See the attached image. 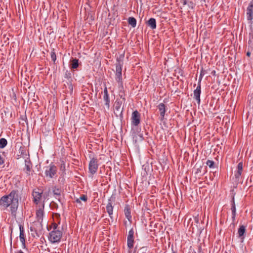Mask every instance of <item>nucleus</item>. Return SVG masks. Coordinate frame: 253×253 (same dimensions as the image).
Segmentation results:
<instances>
[{"mask_svg":"<svg viewBox=\"0 0 253 253\" xmlns=\"http://www.w3.org/2000/svg\"><path fill=\"white\" fill-rule=\"evenodd\" d=\"M18 204V195L15 190L7 195L2 196L0 199V206L6 208L10 206L12 213L16 211Z\"/></svg>","mask_w":253,"mask_h":253,"instance_id":"f257e3e1","label":"nucleus"},{"mask_svg":"<svg viewBox=\"0 0 253 253\" xmlns=\"http://www.w3.org/2000/svg\"><path fill=\"white\" fill-rule=\"evenodd\" d=\"M57 225L54 224L53 225L54 230L49 233V240L52 243H56L60 241L62 233L59 230H56Z\"/></svg>","mask_w":253,"mask_h":253,"instance_id":"f03ea898","label":"nucleus"},{"mask_svg":"<svg viewBox=\"0 0 253 253\" xmlns=\"http://www.w3.org/2000/svg\"><path fill=\"white\" fill-rule=\"evenodd\" d=\"M98 169L97 161L95 159H92L89 164V170L92 174H94L97 171Z\"/></svg>","mask_w":253,"mask_h":253,"instance_id":"7ed1b4c3","label":"nucleus"},{"mask_svg":"<svg viewBox=\"0 0 253 253\" xmlns=\"http://www.w3.org/2000/svg\"><path fill=\"white\" fill-rule=\"evenodd\" d=\"M140 115L137 111H134L132 114L131 123L133 125L137 126L140 123Z\"/></svg>","mask_w":253,"mask_h":253,"instance_id":"20e7f679","label":"nucleus"},{"mask_svg":"<svg viewBox=\"0 0 253 253\" xmlns=\"http://www.w3.org/2000/svg\"><path fill=\"white\" fill-rule=\"evenodd\" d=\"M56 168L54 166H49L45 169V173L46 176L52 178L56 173Z\"/></svg>","mask_w":253,"mask_h":253,"instance_id":"39448f33","label":"nucleus"},{"mask_svg":"<svg viewBox=\"0 0 253 253\" xmlns=\"http://www.w3.org/2000/svg\"><path fill=\"white\" fill-rule=\"evenodd\" d=\"M133 235L134 231L133 229H131L129 231L127 238V247L129 249H131L133 246Z\"/></svg>","mask_w":253,"mask_h":253,"instance_id":"423d86ee","label":"nucleus"},{"mask_svg":"<svg viewBox=\"0 0 253 253\" xmlns=\"http://www.w3.org/2000/svg\"><path fill=\"white\" fill-rule=\"evenodd\" d=\"M122 66L120 64L117 65L116 80L120 84H122Z\"/></svg>","mask_w":253,"mask_h":253,"instance_id":"0eeeda50","label":"nucleus"},{"mask_svg":"<svg viewBox=\"0 0 253 253\" xmlns=\"http://www.w3.org/2000/svg\"><path fill=\"white\" fill-rule=\"evenodd\" d=\"M201 85L199 84L194 91V98L196 100L198 104L200 103Z\"/></svg>","mask_w":253,"mask_h":253,"instance_id":"6e6552de","label":"nucleus"},{"mask_svg":"<svg viewBox=\"0 0 253 253\" xmlns=\"http://www.w3.org/2000/svg\"><path fill=\"white\" fill-rule=\"evenodd\" d=\"M123 108H121V104L119 102H115L114 113L117 116L122 115Z\"/></svg>","mask_w":253,"mask_h":253,"instance_id":"1a4fd4ad","label":"nucleus"},{"mask_svg":"<svg viewBox=\"0 0 253 253\" xmlns=\"http://www.w3.org/2000/svg\"><path fill=\"white\" fill-rule=\"evenodd\" d=\"M42 192L40 191H34L33 193V196L34 197V201L37 204L39 202L40 200L42 198Z\"/></svg>","mask_w":253,"mask_h":253,"instance_id":"9d476101","label":"nucleus"},{"mask_svg":"<svg viewBox=\"0 0 253 253\" xmlns=\"http://www.w3.org/2000/svg\"><path fill=\"white\" fill-rule=\"evenodd\" d=\"M243 171V163L242 162L239 163L237 167V172L235 174V178L238 181L240 179V176L242 174Z\"/></svg>","mask_w":253,"mask_h":253,"instance_id":"9b49d317","label":"nucleus"},{"mask_svg":"<svg viewBox=\"0 0 253 253\" xmlns=\"http://www.w3.org/2000/svg\"><path fill=\"white\" fill-rule=\"evenodd\" d=\"M248 19L252 20L253 18V4H250L247 8Z\"/></svg>","mask_w":253,"mask_h":253,"instance_id":"f8f14e48","label":"nucleus"},{"mask_svg":"<svg viewBox=\"0 0 253 253\" xmlns=\"http://www.w3.org/2000/svg\"><path fill=\"white\" fill-rule=\"evenodd\" d=\"M158 109L160 112L161 120H162L164 119V117L165 114V112H166L165 105L164 103H160L158 105Z\"/></svg>","mask_w":253,"mask_h":253,"instance_id":"ddd939ff","label":"nucleus"},{"mask_svg":"<svg viewBox=\"0 0 253 253\" xmlns=\"http://www.w3.org/2000/svg\"><path fill=\"white\" fill-rule=\"evenodd\" d=\"M148 25L152 29H154L156 28V20L154 18H151L148 21Z\"/></svg>","mask_w":253,"mask_h":253,"instance_id":"4468645a","label":"nucleus"},{"mask_svg":"<svg viewBox=\"0 0 253 253\" xmlns=\"http://www.w3.org/2000/svg\"><path fill=\"white\" fill-rule=\"evenodd\" d=\"M124 212H125V214L126 217L127 218V219L129 221H130V220L131 218V216L130 215V208H129L128 206H127L125 207V210H124Z\"/></svg>","mask_w":253,"mask_h":253,"instance_id":"2eb2a0df","label":"nucleus"},{"mask_svg":"<svg viewBox=\"0 0 253 253\" xmlns=\"http://www.w3.org/2000/svg\"><path fill=\"white\" fill-rule=\"evenodd\" d=\"M20 240L23 245H25V239H24V230L23 228L22 227H20Z\"/></svg>","mask_w":253,"mask_h":253,"instance_id":"dca6fc26","label":"nucleus"},{"mask_svg":"<svg viewBox=\"0 0 253 253\" xmlns=\"http://www.w3.org/2000/svg\"><path fill=\"white\" fill-rule=\"evenodd\" d=\"M113 209L112 204L109 202L106 206V210L110 216L113 214Z\"/></svg>","mask_w":253,"mask_h":253,"instance_id":"f3484780","label":"nucleus"},{"mask_svg":"<svg viewBox=\"0 0 253 253\" xmlns=\"http://www.w3.org/2000/svg\"><path fill=\"white\" fill-rule=\"evenodd\" d=\"M245 231H246L245 227L243 225L240 226V227L238 230V231L239 236L240 237H242L244 235V233H245Z\"/></svg>","mask_w":253,"mask_h":253,"instance_id":"a211bd4d","label":"nucleus"},{"mask_svg":"<svg viewBox=\"0 0 253 253\" xmlns=\"http://www.w3.org/2000/svg\"><path fill=\"white\" fill-rule=\"evenodd\" d=\"M103 100L105 102V105L107 109H109L110 107V99L109 95L103 96Z\"/></svg>","mask_w":253,"mask_h":253,"instance_id":"6ab92c4d","label":"nucleus"},{"mask_svg":"<svg viewBox=\"0 0 253 253\" xmlns=\"http://www.w3.org/2000/svg\"><path fill=\"white\" fill-rule=\"evenodd\" d=\"M128 22L129 25L132 26V27H135L136 25V20L133 17H129L128 19Z\"/></svg>","mask_w":253,"mask_h":253,"instance_id":"aec40b11","label":"nucleus"},{"mask_svg":"<svg viewBox=\"0 0 253 253\" xmlns=\"http://www.w3.org/2000/svg\"><path fill=\"white\" fill-rule=\"evenodd\" d=\"M87 196L86 195H84L81 196L80 197V198L77 199L76 201L77 203L81 204V200L85 202L87 201Z\"/></svg>","mask_w":253,"mask_h":253,"instance_id":"412c9836","label":"nucleus"},{"mask_svg":"<svg viewBox=\"0 0 253 253\" xmlns=\"http://www.w3.org/2000/svg\"><path fill=\"white\" fill-rule=\"evenodd\" d=\"M7 140L3 138L0 139V148H3L7 145Z\"/></svg>","mask_w":253,"mask_h":253,"instance_id":"4be33fe9","label":"nucleus"},{"mask_svg":"<svg viewBox=\"0 0 253 253\" xmlns=\"http://www.w3.org/2000/svg\"><path fill=\"white\" fill-rule=\"evenodd\" d=\"M37 216L39 218V219H41L42 218V217L43 216V210L42 209H40L37 211Z\"/></svg>","mask_w":253,"mask_h":253,"instance_id":"5701e85b","label":"nucleus"},{"mask_svg":"<svg viewBox=\"0 0 253 253\" xmlns=\"http://www.w3.org/2000/svg\"><path fill=\"white\" fill-rule=\"evenodd\" d=\"M72 68L73 69H76L78 66V60L74 59L72 60Z\"/></svg>","mask_w":253,"mask_h":253,"instance_id":"b1692460","label":"nucleus"},{"mask_svg":"<svg viewBox=\"0 0 253 253\" xmlns=\"http://www.w3.org/2000/svg\"><path fill=\"white\" fill-rule=\"evenodd\" d=\"M231 210H232V214L233 215V217H234L235 216V213H236V208H235V204L234 201H233Z\"/></svg>","mask_w":253,"mask_h":253,"instance_id":"393cba45","label":"nucleus"},{"mask_svg":"<svg viewBox=\"0 0 253 253\" xmlns=\"http://www.w3.org/2000/svg\"><path fill=\"white\" fill-rule=\"evenodd\" d=\"M51 58L52 61L54 62L56 59V56L55 53L53 50L51 52Z\"/></svg>","mask_w":253,"mask_h":253,"instance_id":"a878e982","label":"nucleus"},{"mask_svg":"<svg viewBox=\"0 0 253 253\" xmlns=\"http://www.w3.org/2000/svg\"><path fill=\"white\" fill-rule=\"evenodd\" d=\"M207 165L211 168H213L214 162L211 160H208L207 162Z\"/></svg>","mask_w":253,"mask_h":253,"instance_id":"bb28decb","label":"nucleus"},{"mask_svg":"<svg viewBox=\"0 0 253 253\" xmlns=\"http://www.w3.org/2000/svg\"><path fill=\"white\" fill-rule=\"evenodd\" d=\"M53 193L55 195H59L60 194V191L59 189H55L53 190Z\"/></svg>","mask_w":253,"mask_h":253,"instance_id":"cd10ccee","label":"nucleus"},{"mask_svg":"<svg viewBox=\"0 0 253 253\" xmlns=\"http://www.w3.org/2000/svg\"><path fill=\"white\" fill-rule=\"evenodd\" d=\"M4 163V159L0 155V165H2Z\"/></svg>","mask_w":253,"mask_h":253,"instance_id":"c85d7f7f","label":"nucleus"},{"mask_svg":"<svg viewBox=\"0 0 253 253\" xmlns=\"http://www.w3.org/2000/svg\"><path fill=\"white\" fill-rule=\"evenodd\" d=\"M108 95L107 88L105 87L104 89V96Z\"/></svg>","mask_w":253,"mask_h":253,"instance_id":"c756f323","label":"nucleus"},{"mask_svg":"<svg viewBox=\"0 0 253 253\" xmlns=\"http://www.w3.org/2000/svg\"><path fill=\"white\" fill-rule=\"evenodd\" d=\"M26 166L27 170L28 171H30V167L28 165H27V164H26Z\"/></svg>","mask_w":253,"mask_h":253,"instance_id":"7c9ffc66","label":"nucleus"},{"mask_svg":"<svg viewBox=\"0 0 253 253\" xmlns=\"http://www.w3.org/2000/svg\"><path fill=\"white\" fill-rule=\"evenodd\" d=\"M182 1L183 5H185L186 4L187 1L186 0H182Z\"/></svg>","mask_w":253,"mask_h":253,"instance_id":"2f4dec72","label":"nucleus"},{"mask_svg":"<svg viewBox=\"0 0 253 253\" xmlns=\"http://www.w3.org/2000/svg\"><path fill=\"white\" fill-rule=\"evenodd\" d=\"M250 55H251V53H250V52H248L247 53V55L248 56H250Z\"/></svg>","mask_w":253,"mask_h":253,"instance_id":"473e14b6","label":"nucleus"},{"mask_svg":"<svg viewBox=\"0 0 253 253\" xmlns=\"http://www.w3.org/2000/svg\"><path fill=\"white\" fill-rule=\"evenodd\" d=\"M17 253H24L23 252H22V251L20 250Z\"/></svg>","mask_w":253,"mask_h":253,"instance_id":"72a5a7b5","label":"nucleus"},{"mask_svg":"<svg viewBox=\"0 0 253 253\" xmlns=\"http://www.w3.org/2000/svg\"><path fill=\"white\" fill-rule=\"evenodd\" d=\"M173 253H175L173 252Z\"/></svg>","mask_w":253,"mask_h":253,"instance_id":"f704fd0d","label":"nucleus"}]
</instances>
